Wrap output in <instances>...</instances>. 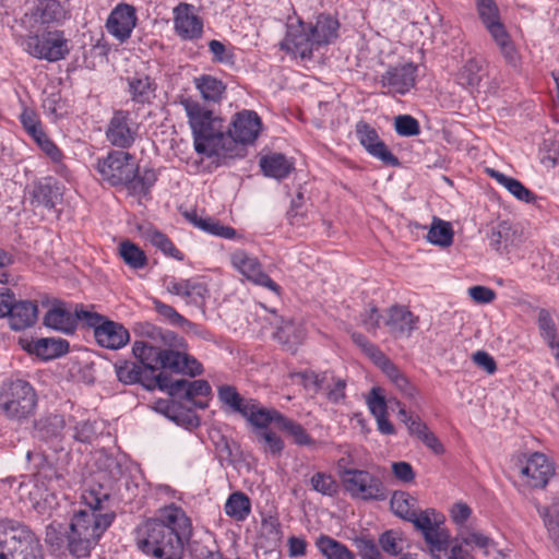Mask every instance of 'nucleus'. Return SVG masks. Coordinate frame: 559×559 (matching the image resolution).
<instances>
[{"instance_id":"nucleus-1","label":"nucleus","mask_w":559,"mask_h":559,"mask_svg":"<svg viewBox=\"0 0 559 559\" xmlns=\"http://www.w3.org/2000/svg\"><path fill=\"white\" fill-rule=\"evenodd\" d=\"M191 535V520L180 507L170 503L136 528V544L156 559H181Z\"/></svg>"},{"instance_id":"nucleus-2","label":"nucleus","mask_w":559,"mask_h":559,"mask_svg":"<svg viewBox=\"0 0 559 559\" xmlns=\"http://www.w3.org/2000/svg\"><path fill=\"white\" fill-rule=\"evenodd\" d=\"M108 500L109 495L100 488L82 493V506L74 512L66 535L68 549L74 557H87L112 523L115 513L105 506Z\"/></svg>"},{"instance_id":"nucleus-3","label":"nucleus","mask_w":559,"mask_h":559,"mask_svg":"<svg viewBox=\"0 0 559 559\" xmlns=\"http://www.w3.org/2000/svg\"><path fill=\"white\" fill-rule=\"evenodd\" d=\"M180 104L187 114L197 153L224 157V151L235 146L230 134L225 133L223 120L214 116L212 110L192 98H182Z\"/></svg>"},{"instance_id":"nucleus-4","label":"nucleus","mask_w":559,"mask_h":559,"mask_svg":"<svg viewBox=\"0 0 559 559\" xmlns=\"http://www.w3.org/2000/svg\"><path fill=\"white\" fill-rule=\"evenodd\" d=\"M187 343L182 346H156L145 342H134L132 353L140 362L151 371L168 369L175 373L195 377L202 373V365L186 353Z\"/></svg>"},{"instance_id":"nucleus-5","label":"nucleus","mask_w":559,"mask_h":559,"mask_svg":"<svg viewBox=\"0 0 559 559\" xmlns=\"http://www.w3.org/2000/svg\"><path fill=\"white\" fill-rule=\"evenodd\" d=\"M0 559H45L39 537L24 523L0 519Z\"/></svg>"},{"instance_id":"nucleus-6","label":"nucleus","mask_w":559,"mask_h":559,"mask_svg":"<svg viewBox=\"0 0 559 559\" xmlns=\"http://www.w3.org/2000/svg\"><path fill=\"white\" fill-rule=\"evenodd\" d=\"M37 394L25 380L16 379L3 382L0 389V409L10 419L22 420L34 415Z\"/></svg>"},{"instance_id":"nucleus-7","label":"nucleus","mask_w":559,"mask_h":559,"mask_svg":"<svg viewBox=\"0 0 559 559\" xmlns=\"http://www.w3.org/2000/svg\"><path fill=\"white\" fill-rule=\"evenodd\" d=\"M477 11L504 60L515 67L519 61V53L509 33L500 21L499 9L495 0H477Z\"/></svg>"},{"instance_id":"nucleus-8","label":"nucleus","mask_w":559,"mask_h":559,"mask_svg":"<svg viewBox=\"0 0 559 559\" xmlns=\"http://www.w3.org/2000/svg\"><path fill=\"white\" fill-rule=\"evenodd\" d=\"M95 169L103 181L110 186H126L139 171L132 154L124 151H110L106 157L98 158Z\"/></svg>"},{"instance_id":"nucleus-9","label":"nucleus","mask_w":559,"mask_h":559,"mask_svg":"<svg viewBox=\"0 0 559 559\" xmlns=\"http://www.w3.org/2000/svg\"><path fill=\"white\" fill-rule=\"evenodd\" d=\"M25 50L34 58L49 62L62 60L70 52L68 39L61 31H49L27 36Z\"/></svg>"},{"instance_id":"nucleus-10","label":"nucleus","mask_w":559,"mask_h":559,"mask_svg":"<svg viewBox=\"0 0 559 559\" xmlns=\"http://www.w3.org/2000/svg\"><path fill=\"white\" fill-rule=\"evenodd\" d=\"M262 122L258 114L253 110L243 109L234 115L230 128L225 131L230 134L235 141V146L230 151H224V157H234L241 155L240 144L253 143L260 134Z\"/></svg>"},{"instance_id":"nucleus-11","label":"nucleus","mask_w":559,"mask_h":559,"mask_svg":"<svg viewBox=\"0 0 559 559\" xmlns=\"http://www.w3.org/2000/svg\"><path fill=\"white\" fill-rule=\"evenodd\" d=\"M342 480L345 489L355 498L362 500H384L386 498L382 481L367 471L344 469Z\"/></svg>"},{"instance_id":"nucleus-12","label":"nucleus","mask_w":559,"mask_h":559,"mask_svg":"<svg viewBox=\"0 0 559 559\" xmlns=\"http://www.w3.org/2000/svg\"><path fill=\"white\" fill-rule=\"evenodd\" d=\"M139 128L130 111L116 110L107 124L106 139L112 146L126 150L135 142Z\"/></svg>"},{"instance_id":"nucleus-13","label":"nucleus","mask_w":559,"mask_h":559,"mask_svg":"<svg viewBox=\"0 0 559 559\" xmlns=\"http://www.w3.org/2000/svg\"><path fill=\"white\" fill-rule=\"evenodd\" d=\"M230 262L248 281L280 294L281 287L263 272L262 265L255 257L243 250H236L230 255Z\"/></svg>"},{"instance_id":"nucleus-14","label":"nucleus","mask_w":559,"mask_h":559,"mask_svg":"<svg viewBox=\"0 0 559 559\" xmlns=\"http://www.w3.org/2000/svg\"><path fill=\"white\" fill-rule=\"evenodd\" d=\"M157 386L167 391L173 397L192 401L197 396H206L211 393V386L205 380L189 381L186 379L171 380V377L159 372L155 376Z\"/></svg>"},{"instance_id":"nucleus-15","label":"nucleus","mask_w":559,"mask_h":559,"mask_svg":"<svg viewBox=\"0 0 559 559\" xmlns=\"http://www.w3.org/2000/svg\"><path fill=\"white\" fill-rule=\"evenodd\" d=\"M355 133L359 143L372 157L381 160L384 165L399 166L400 162L392 154L386 144L380 139L377 130L368 122L360 120L356 123Z\"/></svg>"},{"instance_id":"nucleus-16","label":"nucleus","mask_w":559,"mask_h":559,"mask_svg":"<svg viewBox=\"0 0 559 559\" xmlns=\"http://www.w3.org/2000/svg\"><path fill=\"white\" fill-rule=\"evenodd\" d=\"M521 477L532 488H544L555 474L551 461L540 452L530 455L520 468Z\"/></svg>"},{"instance_id":"nucleus-17","label":"nucleus","mask_w":559,"mask_h":559,"mask_svg":"<svg viewBox=\"0 0 559 559\" xmlns=\"http://www.w3.org/2000/svg\"><path fill=\"white\" fill-rule=\"evenodd\" d=\"M136 21L135 9L130 4L120 3L110 12L106 28L110 35L123 43L130 38Z\"/></svg>"},{"instance_id":"nucleus-18","label":"nucleus","mask_w":559,"mask_h":559,"mask_svg":"<svg viewBox=\"0 0 559 559\" xmlns=\"http://www.w3.org/2000/svg\"><path fill=\"white\" fill-rule=\"evenodd\" d=\"M417 66L405 63L389 68L380 78V83L389 93L404 95L416 82Z\"/></svg>"},{"instance_id":"nucleus-19","label":"nucleus","mask_w":559,"mask_h":559,"mask_svg":"<svg viewBox=\"0 0 559 559\" xmlns=\"http://www.w3.org/2000/svg\"><path fill=\"white\" fill-rule=\"evenodd\" d=\"M383 322L394 337L403 338L409 337L417 329L418 317L407 307L394 305L386 310Z\"/></svg>"},{"instance_id":"nucleus-20","label":"nucleus","mask_w":559,"mask_h":559,"mask_svg":"<svg viewBox=\"0 0 559 559\" xmlns=\"http://www.w3.org/2000/svg\"><path fill=\"white\" fill-rule=\"evenodd\" d=\"M31 204L51 210L61 200L62 191L57 181L47 177L34 181L29 188Z\"/></svg>"},{"instance_id":"nucleus-21","label":"nucleus","mask_w":559,"mask_h":559,"mask_svg":"<svg viewBox=\"0 0 559 559\" xmlns=\"http://www.w3.org/2000/svg\"><path fill=\"white\" fill-rule=\"evenodd\" d=\"M94 337L98 345L108 349H119L130 340L129 331L120 323L105 319L96 330Z\"/></svg>"},{"instance_id":"nucleus-22","label":"nucleus","mask_w":559,"mask_h":559,"mask_svg":"<svg viewBox=\"0 0 559 559\" xmlns=\"http://www.w3.org/2000/svg\"><path fill=\"white\" fill-rule=\"evenodd\" d=\"M311 33L305 29L304 25L289 26L285 38L281 43L282 49L299 56L302 59L310 58L314 46Z\"/></svg>"},{"instance_id":"nucleus-23","label":"nucleus","mask_w":559,"mask_h":559,"mask_svg":"<svg viewBox=\"0 0 559 559\" xmlns=\"http://www.w3.org/2000/svg\"><path fill=\"white\" fill-rule=\"evenodd\" d=\"M66 19V11L58 0H37L32 13L33 27L60 24Z\"/></svg>"},{"instance_id":"nucleus-24","label":"nucleus","mask_w":559,"mask_h":559,"mask_svg":"<svg viewBox=\"0 0 559 559\" xmlns=\"http://www.w3.org/2000/svg\"><path fill=\"white\" fill-rule=\"evenodd\" d=\"M166 289L173 295L180 296L189 304L202 305L209 294L206 285L198 280L170 278L166 282Z\"/></svg>"},{"instance_id":"nucleus-25","label":"nucleus","mask_w":559,"mask_h":559,"mask_svg":"<svg viewBox=\"0 0 559 559\" xmlns=\"http://www.w3.org/2000/svg\"><path fill=\"white\" fill-rule=\"evenodd\" d=\"M9 326L13 331H22L34 325L38 318L37 304L31 300L14 299L10 313L7 316Z\"/></svg>"},{"instance_id":"nucleus-26","label":"nucleus","mask_w":559,"mask_h":559,"mask_svg":"<svg viewBox=\"0 0 559 559\" xmlns=\"http://www.w3.org/2000/svg\"><path fill=\"white\" fill-rule=\"evenodd\" d=\"M175 28L183 39H194L203 31L202 20L191 12L189 4H179L175 10Z\"/></svg>"},{"instance_id":"nucleus-27","label":"nucleus","mask_w":559,"mask_h":559,"mask_svg":"<svg viewBox=\"0 0 559 559\" xmlns=\"http://www.w3.org/2000/svg\"><path fill=\"white\" fill-rule=\"evenodd\" d=\"M23 347L28 353L44 360H49L66 354L69 350V343L62 338L43 337L27 342Z\"/></svg>"},{"instance_id":"nucleus-28","label":"nucleus","mask_w":559,"mask_h":559,"mask_svg":"<svg viewBox=\"0 0 559 559\" xmlns=\"http://www.w3.org/2000/svg\"><path fill=\"white\" fill-rule=\"evenodd\" d=\"M274 337L286 350L295 353L306 337V330L301 322L283 320L282 324L277 326Z\"/></svg>"},{"instance_id":"nucleus-29","label":"nucleus","mask_w":559,"mask_h":559,"mask_svg":"<svg viewBox=\"0 0 559 559\" xmlns=\"http://www.w3.org/2000/svg\"><path fill=\"white\" fill-rule=\"evenodd\" d=\"M136 331L147 341L145 343L156 346H182L183 338L169 330H163L148 322L139 323Z\"/></svg>"},{"instance_id":"nucleus-30","label":"nucleus","mask_w":559,"mask_h":559,"mask_svg":"<svg viewBox=\"0 0 559 559\" xmlns=\"http://www.w3.org/2000/svg\"><path fill=\"white\" fill-rule=\"evenodd\" d=\"M368 407L374 416L378 429L383 435H394L395 429L392 423L388 419V406L384 396L381 394L379 388H372L367 399Z\"/></svg>"},{"instance_id":"nucleus-31","label":"nucleus","mask_w":559,"mask_h":559,"mask_svg":"<svg viewBox=\"0 0 559 559\" xmlns=\"http://www.w3.org/2000/svg\"><path fill=\"white\" fill-rule=\"evenodd\" d=\"M44 324L64 334H72L76 328V318L62 304H58L45 314Z\"/></svg>"},{"instance_id":"nucleus-32","label":"nucleus","mask_w":559,"mask_h":559,"mask_svg":"<svg viewBox=\"0 0 559 559\" xmlns=\"http://www.w3.org/2000/svg\"><path fill=\"white\" fill-rule=\"evenodd\" d=\"M242 416L258 428H266L271 423H275L280 427L284 418V415L275 409L260 407L259 403L254 400L248 401V406L242 413Z\"/></svg>"},{"instance_id":"nucleus-33","label":"nucleus","mask_w":559,"mask_h":559,"mask_svg":"<svg viewBox=\"0 0 559 559\" xmlns=\"http://www.w3.org/2000/svg\"><path fill=\"white\" fill-rule=\"evenodd\" d=\"M260 167L266 177L286 178L294 169L293 163L281 153H272L260 158Z\"/></svg>"},{"instance_id":"nucleus-34","label":"nucleus","mask_w":559,"mask_h":559,"mask_svg":"<svg viewBox=\"0 0 559 559\" xmlns=\"http://www.w3.org/2000/svg\"><path fill=\"white\" fill-rule=\"evenodd\" d=\"M487 174L493 178L499 185L504 187L514 198L525 203H533L536 200V195L521 181L509 177L496 169L487 168Z\"/></svg>"},{"instance_id":"nucleus-35","label":"nucleus","mask_w":559,"mask_h":559,"mask_svg":"<svg viewBox=\"0 0 559 559\" xmlns=\"http://www.w3.org/2000/svg\"><path fill=\"white\" fill-rule=\"evenodd\" d=\"M128 85L132 99L139 104L150 103L155 96L156 84L146 74L135 73L128 78Z\"/></svg>"},{"instance_id":"nucleus-36","label":"nucleus","mask_w":559,"mask_h":559,"mask_svg":"<svg viewBox=\"0 0 559 559\" xmlns=\"http://www.w3.org/2000/svg\"><path fill=\"white\" fill-rule=\"evenodd\" d=\"M338 22L329 15L321 14L318 16L313 26L309 27L312 41L317 46L329 44L337 36Z\"/></svg>"},{"instance_id":"nucleus-37","label":"nucleus","mask_w":559,"mask_h":559,"mask_svg":"<svg viewBox=\"0 0 559 559\" xmlns=\"http://www.w3.org/2000/svg\"><path fill=\"white\" fill-rule=\"evenodd\" d=\"M316 546L325 559H354L355 556L348 547L341 542L328 536L320 535Z\"/></svg>"},{"instance_id":"nucleus-38","label":"nucleus","mask_w":559,"mask_h":559,"mask_svg":"<svg viewBox=\"0 0 559 559\" xmlns=\"http://www.w3.org/2000/svg\"><path fill=\"white\" fill-rule=\"evenodd\" d=\"M484 75L485 69L481 63L476 59H469L457 73V82L460 85L473 91L479 86Z\"/></svg>"},{"instance_id":"nucleus-39","label":"nucleus","mask_w":559,"mask_h":559,"mask_svg":"<svg viewBox=\"0 0 559 559\" xmlns=\"http://www.w3.org/2000/svg\"><path fill=\"white\" fill-rule=\"evenodd\" d=\"M195 87L205 100L217 103L225 92L223 82L212 75H201L194 79Z\"/></svg>"},{"instance_id":"nucleus-40","label":"nucleus","mask_w":559,"mask_h":559,"mask_svg":"<svg viewBox=\"0 0 559 559\" xmlns=\"http://www.w3.org/2000/svg\"><path fill=\"white\" fill-rule=\"evenodd\" d=\"M250 499L247 495L240 491L233 492L225 503L226 514L236 521L246 520L250 514Z\"/></svg>"},{"instance_id":"nucleus-41","label":"nucleus","mask_w":559,"mask_h":559,"mask_svg":"<svg viewBox=\"0 0 559 559\" xmlns=\"http://www.w3.org/2000/svg\"><path fill=\"white\" fill-rule=\"evenodd\" d=\"M453 229L450 223L435 217L427 234L429 242L440 247H449L453 242Z\"/></svg>"},{"instance_id":"nucleus-42","label":"nucleus","mask_w":559,"mask_h":559,"mask_svg":"<svg viewBox=\"0 0 559 559\" xmlns=\"http://www.w3.org/2000/svg\"><path fill=\"white\" fill-rule=\"evenodd\" d=\"M119 255L128 266L134 270L143 269L147 263L144 251L130 240L119 245Z\"/></svg>"},{"instance_id":"nucleus-43","label":"nucleus","mask_w":559,"mask_h":559,"mask_svg":"<svg viewBox=\"0 0 559 559\" xmlns=\"http://www.w3.org/2000/svg\"><path fill=\"white\" fill-rule=\"evenodd\" d=\"M393 513L406 521L414 518L415 499L404 491H395L390 501Z\"/></svg>"},{"instance_id":"nucleus-44","label":"nucleus","mask_w":559,"mask_h":559,"mask_svg":"<svg viewBox=\"0 0 559 559\" xmlns=\"http://www.w3.org/2000/svg\"><path fill=\"white\" fill-rule=\"evenodd\" d=\"M146 240L165 254L173 257L179 261L183 260V254L175 247L173 241L157 229H147L145 233Z\"/></svg>"},{"instance_id":"nucleus-45","label":"nucleus","mask_w":559,"mask_h":559,"mask_svg":"<svg viewBox=\"0 0 559 559\" xmlns=\"http://www.w3.org/2000/svg\"><path fill=\"white\" fill-rule=\"evenodd\" d=\"M151 371L142 362L138 365L136 362H124L121 366L116 367V373L119 381L126 384H133L136 382H141L144 378V374Z\"/></svg>"},{"instance_id":"nucleus-46","label":"nucleus","mask_w":559,"mask_h":559,"mask_svg":"<svg viewBox=\"0 0 559 559\" xmlns=\"http://www.w3.org/2000/svg\"><path fill=\"white\" fill-rule=\"evenodd\" d=\"M157 175L154 169L146 168L142 173L134 174L133 179L127 185L135 194L146 195L155 185Z\"/></svg>"},{"instance_id":"nucleus-47","label":"nucleus","mask_w":559,"mask_h":559,"mask_svg":"<svg viewBox=\"0 0 559 559\" xmlns=\"http://www.w3.org/2000/svg\"><path fill=\"white\" fill-rule=\"evenodd\" d=\"M218 397L225 405H227L234 412H237L241 415L245 412L246 407L248 406L249 400H245L233 385L219 386Z\"/></svg>"},{"instance_id":"nucleus-48","label":"nucleus","mask_w":559,"mask_h":559,"mask_svg":"<svg viewBox=\"0 0 559 559\" xmlns=\"http://www.w3.org/2000/svg\"><path fill=\"white\" fill-rule=\"evenodd\" d=\"M538 326L542 333V336L547 341L551 348H556L558 352L556 354L559 357V343L556 340V326L555 322L551 319L549 312L545 309H540L538 313Z\"/></svg>"},{"instance_id":"nucleus-49","label":"nucleus","mask_w":559,"mask_h":559,"mask_svg":"<svg viewBox=\"0 0 559 559\" xmlns=\"http://www.w3.org/2000/svg\"><path fill=\"white\" fill-rule=\"evenodd\" d=\"M154 310L166 321L175 326H194L193 323L183 318L177 310L167 304L162 302L158 299H153Z\"/></svg>"},{"instance_id":"nucleus-50","label":"nucleus","mask_w":559,"mask_h":559,"mask_svg":"<svg viewBox=\"0 0 559 559\" xmlns=\"http://www.w3.org/2000/svg\"><path fill=\"white\" fill-rule=\"evenodd\" d=\"M278 428L286 431L294 439L295 443L299 445H310L313 443L312 438L300 424L285 416Z\"/></svg>"},{"instance_id":"nucleus-51","label":"nucleus","mask_w":559,"mask_h":559,"mask_svg":"<svg viewBox=\"0 0 559 559\" xmlns=\"http://www.w3.org/2000/svg\"><path fill=\"white\" fill-rule=\"evenodd\" d=\"M198 228L211 235L226 239H233L236 237V229L230 226L222 225L217 219L212 217H202V219L198 222Z\"/></svg>"},{"instance_id":"nucleus-52","label":"nucleus","mask_w":559,"mask_h":559,"mask_svg":"<svg viewBox=\"0 0 559 559\" xmlns=\"http://www.w3.org/2000/svg\"><path fill=\"white\" fill-rule=\"evenodd\" d=\"M423 535L426 543L430 545L431 550L441 551L447 549L450 535L440 526L439 522L433 524V526L427 530Z\"/></svg>"},{"instance_id":"nucleus-53","label":"nucleus","mask_w":559,"mask_h":559,"mask_svg":"<svg viewBox=\"0 0 559 559\" xmlns=\"http://www.w3.org/2000/svg\"><path fill=\"white\" fill-rule=\"evenodd\" d=\"M308 216L307 200L302 192H298L296 198L292 200L290 207L287 212V218L292 225H301Z\"/></svg>"},{"instance_id":"nucleus-54","label":"nucleus","mask_w":559,"mask_h":559,"mask_svg":"<svg viewBox=\"0 0 559 559\" xmlns=\"http://www.w3.org/2000/svg\"><path fill=\"white\" fill-rule=\"evenodd\" d=\"M311 488L324 496H334L337 492V484L331 475L322 472L316 473L310 479Z\"/></svg>"},{"instance_id":"nucleus-55","label":"nucleus","mask_w":559,"mask_h":559,"mask_svg":"<svg viewBox=\"0 0 559 559\" xmlns=\"http://www.w3.org/2000/svg\"><path fill=\"white\" fill-rule=\"evenodd\" d=\"M345 389V380L341 378H334L333 376L330 377L328 374L325 388H323L322 390L325 391L326 397L331 403L338 404L342 403L346 397Z\"/></svg>"},{"instance_id":"nucleus-56","label":"nucleus","mask_w":559,"mask_h":559,"mask_svg":"<svg viewBox=\"0 0 559 559\" xmlns=\"http://www.w3.org/2000/svg\"><path fill=\"white\" fill-rule=\"evenodd\" d=\"M394 128L401 136H415L420 133L419 122L409 115H400L394 119Z\"/></svg>"},{"instance_id":"nucleus-57","label":"nucleus","mask_w":559,"mask_h":559,"mask_svg":"<svg viewBox=\"0 0 559 559\" xmlns=\"http://www.w3.org/2000/svg\"><path fill=\"white\" fill-rule=\"evenodd\" d=\"M262 535L269 538L271 547H276L282 539V527L278 520L274 516L263 519L261 523Z\"/></svg>"},{"instance_id":"nucleus-58","label":"nucleus","mask_w":559,"mask_h":559,"mask_svg":"<svg viewBox=\"0 0 559 559\" xmlns=\"http://www.w3.org/2000/svg\"><path fill=\"white\" fill-rule=\"evenodd\" d=\"M402 538L397 532L386 531L380 535L379 544L383 551L396 556L402 552Z\"/></svg>"},{"instance_id":"nucleus-59","label":"nucleus","mask_w":559,"mask_h":559,"mask_svg":"<svg viewBox=\"0 0 559 559\" xmlns=\"http://www.w3.org/2000/svg\"><path fill=\"white\" fill-rule=\"evenodd\" d=\"M542 514L545 516V525L549 537L554 540L557 549L559 550V501L551 506L549 513Z\"/></svg>"},{"instance_id":"nucleus-60","label":"nucleus","mask_w":559,"mask_h":559,"mask_svg":"<svg viewBox=\"0 0 559 559\" xmlns=\"http://www.w3.org/2000/svg\"><path fill=\"white\" fill-rule=\"evenodd\" d=\"M64 428V419L60 415H51L39 424V430L44 438H52L60 435Z\"/></svg>"},{"instance_id":"nucleus-61","label":"nucleus","mask_w":559,"mask_h":559,"mask_svg":"<svg viewBox=\"0 0 559 559\" xmlns=\"http://www.w3.org/2000/svg\"><path fill=\"white\" fill-rule=\"evenodd\" d=\"M73 435L72 437L80 442L83 443H90L92 442L93 438L95 437V427L94 423L90 420H82L75 423V425L72 427Z\"/></svg>"},{"instance_id":"nucleus-62","label":"nucleus","mask_w":559,"mask_h":559,"mask_svg":"<svg viewBox=\"0 0 559 559\" xmlns=\"http://www.w3.org/2000/svg\"><path fill=\"white\" fill-rule=\"evenodd\" d=\"M511 228L508 223L502 222L497 227L491 229L489 235L490 246L499 251L502 245H507Z\"/></svg>"},{"instance_id":"nucleus-63","label":"nucleus","mask_w":559,"mask_h":559,"mask_svg":"<svg viewBox=\"0 0 559 559\" xmlns=\"http://www.w3.org/2000/svg\"><path fill=\"white\" fill-rule=\"evenodd\" d=\"M356 546L362 559H381V554L372 539L357 538Z\"/></svg>"},{"instance_id":"nucleus-64","label":"nucleus","mask_w":559,"mask_h":559,"mask_svg":"<svg viewBox=\"0 0 559 559\" xmlns=\"http://www.w3.org/2000/svg\"><path fill=\"white\" fill-rule=\"evenodd\" d=\"M259 438L264 443L265 451L272 454H278L282 452L284 443L275 432L265 430L259 433Z\"/></svg>"}]
</instances>
